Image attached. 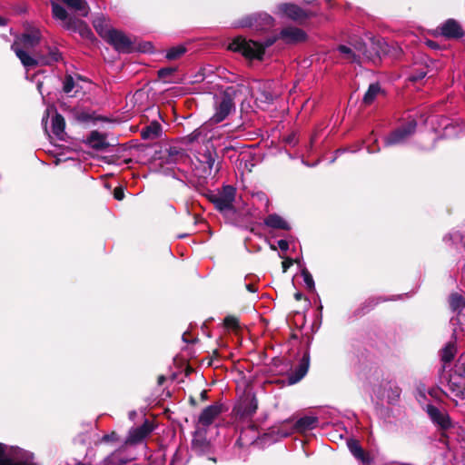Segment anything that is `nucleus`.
<instances>
[{
    "label": "nucleus",
    "instance_id": "nucleus-1",
    "mask_svg": "<svg viewBox=\"0 0 465 465\" xmlns=\"http://www.w3.org/2000/svg\"><path fill=\"white\" fill-rule=\"evenodd\" d=\"M278 40V34L266 38L262 43L253 40H247L245 37L239 35L232 39L229 44L228 49L234 53H239L246 59L259 60L263 59L266 48L272 46Z\"/></svg>",
    "mask_w": 465,
    "mask_h": 465
},
{
    "label": "nucleus",
    "instance_id": "nucleus-2",
    "mask_svg": "<svg viewBox=\"0 0 465 465\" xmlns=\"http://www.w3.org/2000/svg\"><path fill=\"white\" fill-rule=\"evenodd\" d=\"M215 209L225 217H231L236 213L233 205L236 196V188L232 185H223L216 193L209 192L205 194Z\"/></svg>",
    "mask_w": 465,
    "mask_h": 465
},
{
    "label": "nucleus",
    "instance_id": "nucleus-3",
    "mask_svg": "<svg viewBox=\"0 0 465 465\" xmlns=\"http://www.w3.org/2000/svg\"><path fill=\"white\" fill-rule=\"evenodd\" d=\"M239 90L234 86L227 87L221 94L219 100L215 103V113L211 121L214 124L223 122L235 109L234 99Z\"/></svg>",
    "mask_w": 465,
    "mask_h": 465
},
{
    "label": "nucleus",
    "instance_id": "nucleus-4",
    "mask_svg": "<svg viewBox=\"0 0 465 465\" xmlns=\"http://www.w3.org/2000/svg\"><path fill=\"white\" fill-rule=\"evenodd\" d=\"M274 25V19L267 13H254L246 15L237 22V27H249L257 33L266 32Z\"/></svg>",
    "mask_w": 465,
    "mask_h": 465
},
{
    "label": "nucleus",
    "instance_id": "nucleus-5",
    "mask_svg": "<svg viewBox=\"0 0 465 465\" xmlns=\"http://www.w3.org/2000/svg\"><path fill=\"white\" fill-rule=\"evenodd\" d=\"M418 123L415 119H411L408 121L405 124L401 125L396 128L392 132H391L388 136L384 139L385 146H393L403 143L413 135L416 132Z\"/></svg>",
    "mask_w": 465,
    "mask_h": 465
},
{
    "label": "nucleus",
    "instance_id": "nucleus-6",
    "mask_svg": "<svg viewBox=\"0 0 465 465\" xmlns=\"http://www.w3.org/2000/svg\"><path fill=\"white\" fill-rule=\"evenodd\" d=\"M278 14L282 16L302 25L307 19L313 17L316 14L312 11L304 10L299 5L291 3H282L277 6Z\"/></svg>",
    "mask_w": 465,
    "mask_h": 465
},
{
    "label": "nucleus",
    "instance_id": "nucleus-7",
    "mask_svg": "<svg viewBox=\"0 0 465 465\" xmlns=\"http://www.w3.org/2000/svg\"><path fill=\"white\" fill-rule=\"evenodd\" d=\"M388 53L389 45L382 38L371 36L363 56L373 64H377L381 61V56Z\"/></svg>",
    "mask_w": 465,
    "mask_h": 465
},
{
    "label": "nucleus",
    "instance_id": "nucleus-8",
    "mask_svg": "<svg viewBox=\"0 0 465 465\" xmlns=\"http://www.w3.org/2000/svg\"><path fill=\"white\" fill-rule=\"evenodd\" d=\"M105 41L119 53L130 54L135 49L132 40L124 32L117 29L113 28Z\"/></svg>",
    "mask_w": 465,
    "mask_h": 465
},
{
    "label": "nucleus",
    "instance_id": "nucleus-9",
    "mask_svg": "<svg viewBox=\"0 0 465 465\" xmlns=\"http://www.w3.org/2000/svg\"><path fill=\"white\" fill-rule=\"evenodd\" d=\"M426 412L430 420L438 426L440 430L446 431L453 427L451 419L447 411H441L432 404H428Z\"/></svg>",
    "mask_w": 465,
    "mask_h": 465
},
{
    "label": "nucleus",
    "instance_id": "nucleus-10",
    "mask_svg": "<svg viewBox=\"0 0 465 465\" xmlns=\"http://www.w3.org/2000/svg\"><path fill=\"white\" fill-rule=\"evenodd\" d=\"M153 430V423L145 420L143 423L138 427L132 428L124 440L125 445H135L142 442Z\"/></svg>",
    "mask_w": 465,
    "mask_h": 465
},
{
    "label": "nucleus",
    "instance_id": "nucleus-11",
    "mask_svg": "<svg viewBox=\"0 0 465 465\" xmlns=\"http://www.w3.org/2000/svg\"><path fill=\"white\" fill-rule=\"evenodd\" d=\"M278 37L286 45H296L305 42L307 34L301 28L286 26L278 33Z\"/></svg>",
    "mask_w": 465,
    "mask_h": 465
},
{
    "label": "nucleus",
    "instance_id": "nucleus-12",
    "mask_svg": "<svg viewBox=\"0 0 465 465\" xmlns=\"http://www.w3.org/2000/svg\"><path fill=\"white\" fill-rule=\"evenodd\" d=\"M64 28L74 33H78L82 38L89 40L90 42H94L95 40V36L91 28L80 18L72 17L64 25Z\"/></svg>",
    "mask_w": 465,
    "mask_h": 465
},
{
    "label": "nucleus",
    "instance_id": "nucleus-13",
    "mask_svg": "<svg viewBox=\"0 0 465 465\" xmlns=\"http://www.w3.org/2000/svg\"><path fill=\"white\" fill-rule=\"evenodd\" d=\"M438 29L446 39H460L464 35L461 25L453 18L447 19Z\"/></svg>",
    "mask_w": 465,
    "mask_h": 465
},
{
    "label": "nucleus",
    "instance_id": "nucleus-14",
    "mask_svg": "<svg viewBox=\"0 0 465 465\" xmlns=\"http://www.w3.org/2000/svg\"><path fill=\"white\" fill-rule=\"evenodd\" d=\"M258 409V401L255 395H246L241 403L234 408L236 415L241 419L252 417Z\"/></svg>",
    "mask_w": 465,
    "mask_h": 465
},
{
    "label": "nucleus",
    "instance_id": "nucleus-15",
    "mask_svg": "<svg viewBox=\"0 0 465 465\" xmlns=\"http://www.w3.org/2000/svg\"><path fill=\"white\" fill-rule=\"evenodd\" d=\"M223 411L222 403L215 402L209 405L202 411L198 418V423L203 427H209Z\"/></svg>",
    "mask_w": 465,
    "mask_h": 465
},
{
    "label": "nucleus",
    "instance_id": "nucleus-16",
    "mask_svg": "<svg viewBox=\"0 0 465 465\" xmlns=\"http://www.w3.org/2000/svg\"><path fill=\"white\" fill-rule=\"evenodd\" d=\"M310 367V353L308 351L304 352L302 357L301 358L298 366L294 370V371L291 372L288 377V384L293 385L298 383L300 381L303 379V377L307 374Z\"/></svg>",
    "mask_w": 465,
    "mask_h": 465
},
{
    "label": "nucleus",
    "instance_id": "nucleus-17",
    "mask_svg": "<svg viewBox=\"0 0 465 465\" xmlns=\"http://www.w3.org/2000/svg\"><path fill=\"white\" fill-rule=\"evenodd\" d=\"M189 158L186 151L178 146H170L164 152V154L161 157L163 162L166 164H176L184 163Z\"/></svg>",
    "mask_w": 465,
    "mask_h": 465
},
{
    "label": "nucleus",
    "instance_id": "nucleus-18",
    "mask_svg": "<svg viewBox=\"0 0 465 465\" xmlns=\"http://www.w3.org/2000/svg\"><path fill=\"white\" fill-rule=\"evenodd\" d=\"M12 50L26 69L35 68L40 65L38 54H36V57H32L26 51L20 48L16 43L12 45Z\"/></svg>",
    "mask_w": 465,
    "mask_h": 465
},
{
    "label": "nucleus",
    "instance_id": "nucleus-19",
    "mask_svg": "<svg viewBox=\"0 0 465 465\" xmlns=\"http://www.w3.org/2000/svg\"><path fill=\"white\" fill-rule=\"evenodd\" d=\"M192 448L195 452L199 454H204L210 451L211 444L203 432L196 430L193 433Z\"/></svg>",
    "mask_w": 465,
    "mask_h": 465
},
{
    "label": "nucleus",
    "instance_id": "nucleus-20",
    "mask_svg": "<svg viewBox=\"0 0 465 465\" xmlns=\"http://www.w3.org/2000/svg\"><path fill=\"white\" fill-rule=\"evenodd\" d=\"M347 445L351 454L357 460L366 464L371 462L370 455L362 449L358 440L350 439L347 441Z\"/></svg>",
    "mask_w": 465,
    "mask_h": 465
},
{
    "label": "nucleus",
    "instance_id": "nucleus-21",
    "mask_svg": "<svg viewBox=\"0 0 465 465\" xmlns=\"http://www.w3.org/2000/svg\"><path fill=\"white\" fill-rule=\"evenodd\" d=\"M87 143L94 150L102 151L110 146L106 135L98 131H92L87 138Z\"/></svg>",
    "mask_w": 465,
    "mask_h": 465
},
{
    "label": "nucleus",
    "instance_id": "nucleus-22",
    "mask_svg": "<svg viewBox=\"0 0 465 465\" xmlns=\"http://www.w3.org/2000/svg\"><path fill=\"white\" fill-rule=\"evenodd\" d=\"M47 54H38L40 65H52L63 59L62 53L56 47L46 46Z\"/></svg>",
    "mask_w": 465,
    "mask_h": 465
},
{
    "label": "nucleus",
    "instance_id": "nucleus-23",
    "mask_svg": "<svg viewBox=\"0 0 465 465\" xmlns=\"http://www.w3.org/2000/svg\"><path fill=\"white\" fill-rule=\"evenodd\" d=\"M263 223L265 226L272 229L290 231L291 225L279 214L271 213L264 220Z\"/></svg>",
    "mask_w": 465,
    "mask_h": 465
},
{
    "label": "nucleus",
    "instance_id": "nucleus-24",
    "mask_svg": "<svg viewBox=\"0 0 465 465\" xmlns=\"http://www.w3.org/2000/svg\"><path fill=\"white\" fill-rule=\"evenodd\" d=\"M318 418L314 416H304L295 421L292 429L299 432H305L314 429L318 424Z\"/></svg>",
    "mask_w": 465,
    "mask_h": 465
},
{
    "label": "nucleus",
    "instance_id": "nucleus-25",
    "mask_svg": "<svg viewBox=\"0 0 465 465\" xmlns=\"http://www.w3.org/2000/svg\"><path fill=\"white\" fill-rule=\"evenodd\" d=\"M68 8L74 10L78 15L86 17L90 8L86 0H61Z\"/></svg>",
    "mask_w": 465,
    "mask_h": 465
},
{
    "label": "nucleus",
    "instance_id": "nucleus-26",
    "mask_svg": "<svg viewBox=\"0 0 465 465\" xmlns=\"http://www.w3.org/2000/svg\"><path fill=\"white\" fill-rule=\"evenodd\" d=\"M217 158L218 154L215 149H206L203 153L200 154L199 162L204 166L205 173H211Z\"/></svg>",
    "mask_w": 465,
    "mask_h": 465
},
{
    "label": "nucleus",
    "instance_id": "nucleus-27",
    "mask_svg": "<svg viewBox=\"0 0 465 465\" xmlns=\"http://www.w3.org/2000/svg\"><path fill=\"white\" fill-rule=\"evenodd\" d=\"M162 125L157 121H153L141 131V137L143 140L156 139L161 136Z\"/></svg>",
    "mask_w": 465,
    "mask_h": 465
},
{
    "label": "nucleus",
    "instance_id": "nucleus-28",
    "mask_svg": "<svg viewBox=\"0 0 465 465\" xmlns=\"http://www.w3.org/2000/svg\"><path fill=\"white\" fill-rule=\"evenodd\" d=\"M93 26L96 33L104 39L107 37L113 28H110L104 15H97L93 20Z\"/></svg>",
    "mask_w": 465,
    "mask_h": 465
},
{
    "label": "nucleus",
    "instance_id": "nucleus-29",
    "mask_svg": "<svg viewBox=\"0 0 465 465\" xmlns=\"http://www.w3.org/2000/svg\"><path fill=\"white\" fill-rule=\"evenodd\" d=\"M449 305L453 312L460 313L465 308V296L460 292H452L449 296Z\"/></svg>",
    "mask_w": 465,
    "mask_h": 465
},
{
    "label": "nucleus",
    "instance_id": "nucleus-30",
    "mask_svg": "<svg viewBox=\"0 0 465 465\" xmlns=\"http://www.w3.org/2000/svg\"><path fill=\"white\" fill-rule=\"evenodd\" d=\"M40 32L38 30L25 33L20 37V42L25 48H33L40 43Z\"/></svg>",
    "mask_w": 465,
    "mask_h": 465
},
{
    "label": "nucleus",
    "instance_id": "nucleus-31",
    "mask_svg": "<svg viewBox=\"0 0 465 465\" xmlns=\"http://www.w3.org/2000/svg\"><path fill=\"white\" fill-rule=\"evenodd\" d=\"M65 121L62 114L55 113L52 118V132L58 138H62L64 134Z\"/></svg>",
    "mask_w": 465,
    "mask_h": 465
},
{
    "label": "nucleus",
    "instance_id": "nucleus-32",
    "mask_svg": "<svg viewBox=\"0 0 465 465\" xmlns=\"http://www.w3.org/2000/svg\"><path fill=\"white\" fill-rule=\"evenodd\" d=\"M51 5L53 17L57 20L63 21L64 26L69 22V19L74 17V15H69L64 7L59 4L52 2Z\"/></svg>",
    "mask_w": 465,
    "mask_h": 465
},
{
    "label": "nucleus",
    "instance_id": "nucleus-33",
    "mask_svg": "<svg viewBox=\"0 0 465 465\" xmlns=\"http://www.w3.org/2000/svg\"><path fill=\"white\" fill-rule=\"evenodd\" d=\"M337 50L343 55V58L348 60L350 63L361 64V56L356 54L351 45H338Z\"/></svg>",
    "mask_w": 465,
    "mask_h": 465
},
{
    "label": "nucleus",
    "instance_id": "nucleus-34",
    "mask_svg": "<svg viewBox=\"0 0 465 465\" xmlns=\"http://www.w3.org/2000/svg\"><path fill=\"white\" fill-rule=\"evenodd\" d=\"M381 89L379 83L371 84L365 94L363 95L362 103L365 105H371L374 102L377 95L381 93Z\"/></svg>",
    "mask_w": 465,
    "mask_h": 465
},
{
    "label": "nucleus",
    "instance_id": "nucleus-35",
    "mask_svg": "<svg viewBox=\"0 0 465 465\" xmlns=\"http://www.w3.org/2000/svg\"><path fill=\"white\" fill-rule=\"evenodd\" d=\"M457 352L455 342H448L440 351V360L443 363H450L453 361Z\"/></svg>",
    "mask_w": 465,
    "mask_h": 465
},
{
    "label": "nucleus",
    "instance_id": "nucleus-36",
    "mask_svg": "<svg viewBox=\"0 0 465 465\" xmlns=\"http://www.w3.org/2000/svg\"><path fill=\"white\" fill-rule=\"evenodd\" d=\"M381 298L371 297L367 299L361 306L357 309L358 315H364L374 309L381 302Z\"/></svg>",
    "mask_w": 465,
    "mask_h": 465
},
{
    "label": "nucleus",
    "instance_id": "nucleus-37",
    "mask_svg": "<svg viewBox=\"0 0 465 465\" xmlns=\"http://www.w3.org/2000/svg\"><path fill=\"white\" fill-rule=\"evenodd\" d=\"M187 52V48L184 45L173 46L167 50L165 58L169 61L177 60L182 57Z\"/></svg>",
    "mask_w": 465,
    "mask_h": 465
},
{
    "label": "nucleus",
    "instance_id": "nucleus-38",
    "mask_svg": "<svg viewBox=\"0 0 465 465\" xmlns=\"http://www.w3.org/2000/svg\"><path fill=\"white\" fill-rule=\"evenodd\" d=\"M442 378H444V383L448 384L450 387V390L452 392H455L456 395L462 392V386L460 383L457 381H455L451 374L449 375H443Z\"/></svg>",
    "mask_w": 465,
    "mask_h": 465
},
{
    "label": "nucleus",
    "instance_id": "nucleus-39",
    "mask_svg": "<svg viewBox=\"0 0 465 465\" xmlns=\"http://www.w3.org/2000/svg\"><path fill=\"white\" fill-rule=\"evenodd\" d=\"M74 117L80 123H89L91 121L101 120V117H94V114L84 111H75Z\"/></svg>",
    "mask_w": 465,
    "mask_h": 465
},
{
    "label": "nucleus",
    "instance_id": "nucleus-40",
    "mask_svg": "<svg viewBox=\"0 0 465 465\" xmlns=\"http://www.w3.org/2000/svg\"><path fill=\"white\" fill-rule=\"evenodd\" d=\"M348 43L355 52H359L364 54L365 49L367 47V43H365L361 38L351 37L350 38Z\"/></svg>",
    "mask_w": 465,
    "mask_h": 465
},
{
    "label": "nucleus",
    "instance_id": "nucleus-41",
    "mask_svg": "<svg viewBox=\"0 0 465 465\" xmlns=\"http://www.w3.org/2000/svg\"><path fill=\"white\" fill-rule=\"evenodd\" d=\"M301 274L303 277V281H304V283H305L307 289L310 292H314L315 291L314 281H313L312 275L311 274V272L308 271V269L306 267L302 269Z\"/></svg>",
    "mask_w": 465,
    "mask_h": 465
},
{
    "label": "nucleus",
    "instance_id": "nucleus-42",
    "mask_svg": "<svg viewBox=\"0 0 465 465\" xmlns=\"http://www.w3.org/2000/svg\"><path fill=\"white\" fill-rule=\"evenodd\" d=\"M223 325L226 329L237 331L240 329V321L238 317L234 315H227L223 319Z\"/></svg>",
    "mask_w": 465,
    "mask_h": 465
},
{
    "label": "nucleus",
    "instance_id": "nucleus-43",
    "mask_svg": "<svg viewBox=\"0 0 465 465\" xmlns=\"http://www.w3.org/2000/svg\"><path fill=\"white\" fill-rule=\"evenodd\" d=\"M177 71V67L175 66H168L163 67L157 71V75L160 79L163 80L165 83H169L170 81L166 80L169 76L173 74Z\"/></svg>",
    "mask_w": 465,
    "mask_h": 465
},
{
    "label": "nucleus",
    "instance_id": "nucleus-44",
    "mask_svg": "<svg viewBox=\"0 0 465 465\" xmlns=\"http://www.w3.org/2000/svg\"><path fill=\"white\" fill-rule=\"evenodd\" d=\"M74 80L71 74H66L64 80L63 91L69 94L74 87Z\"/></svg>",
    "mask_w": 465,
    "mask_h": 465
},
{
    "label": "nucleus",
    "instance_id": "nucleus-45",
    "mask_svg": "<svg viewBox=\"0 0 465 465\" xmlns=\"http://www.w3.org/2000/svg\"><path fill=\"white\" fill-rule=\"evenodd\" d=\"M427 75V72L424 70H415L409 76V80L411 82L416 83L420 80H422Z\"/></svg>",
    "mask_w": 465,
    "mask_h": 465
},
{
    "label": "nucleus",
    "instance_id": "nucleus-46",
    "mask_svg": "<svg viewBox=\"0 0 465 465\" xmlns=\"http://www.w3.org/2000/svg\"><path fill=\"white\" fill-rule=\"evenodd\" d=\"M118 441H119V436H118L117 432H115V431H112L108 434H104L100 440V442H104V443L118 442Z\"/></svg>",
    "mask_w": 465,
    "mask_h": 465
},
{
    "label": "nucleus",
    "instance_id": "nucleus-47",
    "mask_svg": "<svg viewBox=\"0 0 465 465\" xmlns=\"http://www.w3.org/2000/svg\"><path fill=\"white\" fill-rule=\"evenodd\" d=\"M258 99L262 102L272 104L273 102V94L270 91H261Z\"/></svg>",
    "mask_w": 465,
    "mask_h": 465
},
{
    "label": "nucleus",
    "instance_id": "nucleus-48",
    "mask_svg": "<svg viewBox=\"0 0 465 465\" xmlns=\"http://www.w3.org/2000/svg\"><path fill=\"white\" fill-rule=\"evenodd\" d=\"M401 388L400 387H394L391 389V394L388 395L389 402H391L392 401H398L401 396Z\"/></svg>",
    "mask_w": 465,
    "mask_h": 465
},
{
    "label": "nucleus",
    "instance_id": "nucleus-49",
    "mask_svg": "<svg viewBox=\"0 0 465 465\" xmlns=\"http://www.w3.org/2000/svg\"><path fill=\"white\" fill-rule=\"evenodd\" d=\"M114 197L118 201H122L124 198V188L121 186L115 187L114 190Z\"/></svg>",
    "mask_w": 465,
    "mask_h": 465
},
{
    "label": "nucleus",
    "instance_id": "nucleus-50",
    "mask_svg": "<svg viewBox=\"0 0 465 465\" xmlns=\"http://www.w3.org/2000/svg\"><path fill=\"white\" fill-rule=\"evenodd\" d=\"M0 465H35V464L27 463V462H24V461L15 462L9 459H5V460H0Z\"/></svg>",
    "mask_w": 465,
    "mask_h": 465
},
{
    "label": "nucleus",
    "instance_id": "nucleus-51",
    "mask_svg": "<svg viewBox=\"0 0 465 465\" xmlns=\"http://www.w3.org/2000/svg\"><path fill=\"white\" fill-rule=\"evenodd\" d=\"M293 262H294L293 259H292L290 257L285 258L282 262V272H286L287 270L293 264Z\"/></svg>",
    "mask_w": 465,
    "mask_h": 465
},
{
    "label": "nucleus",
    "instance_id": "nucleus-52",
    "mask_svg": "<svg viewBox=\"0 0 465 465\" xmlns=\"http://www.w3.org/2000/svg\"><path fill=\"white\" fill-rule=\"evenodd\" d=\"M425 45L432 50H440V45L433 40H426Z\"/></svg>",
    "mask_w": 465,
    "mask_h": 465
},
{
    "label": "nucleus",
    "instance_id": "nucleus-53",
    "mask_svg": "<svg viewBox=\"0 0 465 465\" xmlns=\"http://www.w3.org/2000/svg\"><path fill=\"white\" fill-rule=\"evenodd\" d=\"M204 74L199 72L193 76V79L190 81L191 84L202 83L204 80Z\"/></svg>",
    "mask_w": 465,
    "mask_h": 465
},
{
    "label": "nucleus",
    "instance_id": "nucleus-54",
    "mask_svg": "<svg viewBox=\"0 0 465 465\" xmlns=\"http://www.w3.org/2000/svg\"><path fill=\"white\" fill-rule=\"evenodd\" d=\"M277 244L282 252H287L289 250V242L286 240H279Z\"/></svg>",
    "mask_w": 465,
    "mask_h": 465
},
{
    "label": "nucleus",
    "instance_id": "nucleus-55",
    "mask_svg": "<svg viewBox=\"0 0 465 465\" xmlns=\"http://www.w3.org/2000/svg\"><path fill=\"white\" fill-rule=\"evenodd\" d=\"M446 363H444L441 368L440 369L439 371V375H440V382L441 384H444V378H442L443 375H449V373H446Z\"/></svg>",
    "mask_w": 465,
    "mask_h": 465
},
{
    "label": "nucleus",
    "instance_id": "nucleus-56",
    "mask_svg": "<svg viewBox=\"0 0 465 465\" xmlns=\"http://www.w3.org/2000/svg\"><path fill=\"white\" fill-rule=\"evenodd\" d=\"M153 45L150 42H146L143 46L139 47L138 50L141 52H148L152 49Z\"/></svg>",
    "mask_w": 465,
    "mask_h": 465
},
{
    "label": "nucleus",
    "instance_id": "nucleus-57",
    "mask_svg": "<svg viewBox=\"0 0 465 465\" xmlns=\"http://www.w3.org/2000/svg\"><path fill=\"white\" fill-rule=\"evenodd\" d=\"M188 335H189V332H184V333L183 334V337H182V338H183V341L184 342H186V343H195V342H197V341H198V339H197V338L193 339V340H189V339H188Z\"/></svg>",
    "mask_w": 465,
    "mask_h": 465
},
{
    "label": "nucleus",
    "instance_id": "nucleus-58",
    "mask_svg": "<svg viewBox=\"0 0 465 465\" xmlns=\"http://www.w3.org/2000/svg\"><path fill=\"white\" fill-rule=\"evenodd\" d=\"M200 399L202 401H205L208 400V391L206 390L202 391L200 394Z\"/></svg>",
    "mask_w": 465,
    "mask_h": 465
},
{
    "label": "nucleus",
    "instance_id": "nucleus-59",
    "mask_svg": "<svg viewBox=\"0 0 465 465\" xmlns=\"http://www.w3.org/2000/svg\"><path fill=\"white\" fill-rule=\"evenodd\" d=\"M245 287L251 292H255L257 291L255 286L253 284H252V283L246 284Z\"/></svg>",
    "mask_w": 465,
    "mask_h": 465
},
{
    "label": "nucleus",
    "instance_id": "nucleus-60",
    "mask_svg": "<svg viewBox=\"0 0 465 465\" xmlns=\"http://www.w3.org/2000/svg\"><path fill=\"white\" fill-rule=\"evenodd\" d=\"M189 403L192 407H196L197 406V401L195 400V398L193 396H190L189 397Z\"/></svg>",
    "mask_w": 465,
    "mask_h": 465
},
{
    "label": "nucleus",
    "instance_id": "nucleus-61",
    "mask_svg": "<svg viewBox=\"0 0 465 465\" xmlns=\"http://www.w3.org/2000/svg\"><path fill=\"white\" fill-rule=\"evenodd\" d=\"M294 299L296 301H301L303 299V294L301 292H297L294 293Z\"/></svg>",
    "mask_w": 465,
    "mask_h": 465
},
{
    "label": "nucleus",
    "instance_id": "nucleus-62",
    "mask_svg": "<svg viewBox=\"0 0 465 465\" xmlns=\"http://www.w3.org/2000/svg\"><path fill=\"white\" fill-rule=\"evenodd\" d=\"M165 380H166V379H165V377H164L163 375H160V376L158 377V379H157V383H158L159 385H163V382L165 381Z\"/></svg>",
    "mask_w": 465,
    "mask_h": 465
},
{
    "label": "nucleus",
    "instance_id": "nucleus-63",
    "mask_svg": "<svg viewBox=\"0 0 465 465\" xmlns=\"http://www.w3.org/2000/svg\"><path fill=\"white\" fill-rule=\"evenodd\" d=\"M7 19L0 15V26L6 25Z\"/></svg>",
    "mask_w": 465,
    "mask_h": 465
},
{
    "label": "nucleus",
    "instance_id": "nucleus-64",
    "mask_svg": "<svg viewBox=\"0 0 465 465\" xmlns=\"http://www.w3.org/2000/svg\"><path fill=\"white\" fill-rule=\"evenodd\" d=\"M193 371V369L191 366H187L185 369V375L189 376Z\"/></svg>",
    "mask_w": 465,
    "mask_h": 465
}]
</instances>
